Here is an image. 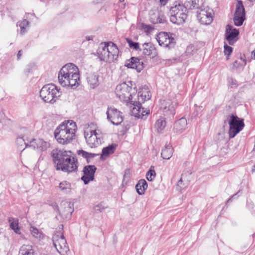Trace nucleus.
Wrapping results in <instances>:
<instances>
[{
  "label": "nucleus",
  "instance_id": "obj_1",
  "mask_svg": "<svg viewBox=\"0 0 255 255\" xmlns=\"http://www.w3.org/2000/svg\"><path fill=\"white\" fill-rule=\"evenodd\" d=\"M51 156L57 170L63 172H76L78 167L77 159L71 156L70 151L54 149L51 152Z\"/></svg>",
  "mask_w": 255,
  "mask_h": 255
},
{
  "label": "nucleus",
  "instance_id": "obj_2",
  "mask_svg": "<svg viewBox=\"0 0 255 255\" xmlns=\"http://www.w3.org/2000/svg\"><path fill=\"white\" fill-rule=\"evenodd\" d=\"M58 78L59 83L62 86L75 89L79 85V69L74 64L68 63L60 69Z\"/></svg>",
  "mask_w": 255,
  "mask_h": 255
},
{
  "label": "nucleus",
  "instance_id": "obj_3",
  "mask_svg": "<svg viewBox=\"0 0 255 255\" xmlns=\"http://www.w3.org/2000/svg\"><path fill=\"white\" fill-rule=\"evenodd\" d=\"M77 128L75 122L71 120L65 121L55 130V137L58 143L67 144L75 138Z\"/></svg>",
  "mask_w": 255,
  "mask_h": 255
},
{
  "label": "nucleus",
  "instance_id": "obj_4",
  "mask_svg": "<svg viewBox=\"0 0 255 255\" xmlns=\"http://www.w3.org/2000/svg\"><path fill=\"white\" fill-rule=\"evenodd\" d=\"M60 89L54 84L44 85L40 91V96L46 103H54L61 96Z\"/></svg>",
  "mask_w": 255,
  "mask_h": 255
},
{
  "label": "nucleus",
  "instance_id": "obj_5",
  "mask_svg": "<svg viewBox=\"0 0 255 255\" xmlns=\"http://www.w3.org/2000/svg\"><path fill=\"white\" fill-rule=\"evenodd\" d=\"M170 21L175 24H181L187 17V9L183 4L178 2L170 8L169 11Z\"/></svg>",
  "mask_w": 255,
  "mask_h": 255
},
{
  "label": "nucleus",
  "instance_id": "obj_6",
  "mask_svg": "<svg viewBox=\"0 0 255 255\" xmlns=\"http://www.w3.org/2000/svg\"><path fill=\"white\" fill-rule=\"evenodd\" d=\"M58 228L59 231L53 236V243L56 251L61 255H65L69 251V247L62 232L63 226L61 225Z\"/></svg>",
  "mask_w": 255,
  "mask_h": 255
},
{
  "label": "nucleus",
  "instance_id": "obj_7",
  "mask_svg": "<svg viewBox=\"0 0 255 255\" xmlns=\"http://www.w3.org/2000/svg\"><path fill=\"white\" fill-rule=\"evenodd\" d=\"M227 119L230 128L229 137L232 138L243 130L245 127L244 120L234 115L228 116Z\"/></svg>",
  "mask_w": 255,
  "mask_h": 255
},
{
  "label": "nucleus",
  "instance_id": "obj_8",
  "mask_svg": "<svg viewBox=\"0 0 255 255\" xmlns=\"http://www.w3.org/2000/svg\"><path fill=\"white\" fill-rule=\"evenodd\" d=\"M131 87L128 86L126 83H122L117 86L115 93L117 97L121 101L126 102L128 106L130 102L132 103L133 96L131 95Z\"/></svg>",
  "mask_w": 255,
  "mask_h": 255
},
{
  "label": "nucleus",
  "instance_id": "obj_9",
  "mask_svg": "<svg viewBox=\"0 0 255 255\" xmlns=\"http://www.w3.org/2000/svg\"><path fill=\"white\" fill-rule=\"evenodd\" d=\"M104 133L100 129L91 130L85 133L87 143L91 148L96 147L103 141Z\"/></svg>",
  "mask_w": 255,
  "mask_h": 255
},
{
  "label": "nucleus",
  "instance_id": "obj_10",
  "mask_svg": "<svg viewBox=\"0 0 255 255\" xmlns=\"http://www.w3.org/2000/svg\"><path fill=\"white\" fill-rule=\"evenodd\" d=\"M141 105V103L133 101L132 103L130 102V105L128 106L132 116L137 118L145 119L149 114V110L142 108Z\"/></svg>",
  "mask_w": 255,
  "mask_h": 255
},
{
  "label": "nucleus",
  "instance_id": "obj_11",
  "mask_svg": "<svg viewBox=\"0 0 255 255\" xmlns=\"http://www.w3.org/2000/svg\"><path fill=\"white\" fill-rule=\"evenodd\" d=\"M173 36L174 35L172 33L161 32L157 35L156 39L160 46L171 48L174 46L175 44Z\"/></svg>",
  "mask_w": 255,
  "mask_h": 255
},
{
  "label": "nucleus",
  "instance_id": "obj_12",
  "mask_svg": "<svg viewBox=\"0 0 255 255\" xmlns=\"http://www.w3.org/2000/svg\"><path fill=\"white\" fill-rule=\"evenodd\" d=\"M197 18L201 24H210L213 21L212 12L208 7H201L197 11Z\"/></svg>",
  "mask_w": 255,
  "mask_h": 255
},
{
  "label": "nucleus",
  "instance_id": "obj_13",
  "mask_svg": "<svg viewBox=\"0 0 255 255\" xmlns=\"http://www.w3.org/2000/svg\"><path fill=\"white\" fill-rule=\"evenodd\" d=\"M106 114L108 121L113 125H119L123 121L122 113L114 107L108 108Z\"/></svg>",
  "mask_w": 255,
  "mask_h": 255
},
{
  "label": "nucleus",
  "instance_id": "obj_14",
  "mask_svg": "<svg viewBox=\"0 0 255 255\" xmlns=\"http://www.w3.org/2000/svg\"><path fill=\"white\" fill-rule=\"evenodd\" d=\"M245 19V10L241 0H238L236 4V10L234 16L235 24L239 26L243 24Z\"/></svg>",
  "mask_w": 255,
  "mask_h": 255
},
{
  "label": "nucleus",
  "instance_id": "obj_15",
  "mask_svg": "<svg viewBox=\"0 0 255 255\" xmlns=\"http://www.w3.org/2000/svg\"><path fill=\"white\" fill-rule=\"evenodd\" d=\"M239 30L233 28L230 25H227L226 28V38L230 45H233L238 40Z\"/></svg>",
  "mask_w": 255,
  "mask_h": 255
},
{
  "label": "nucleus",
  "instance_id": "obj_16",
  "mask_svg": "<svg viewBox=\"0 0 255 255\" xmlns=\"http://www.w3.org/2000/svg\"><path fill=\"white\" fill-rule=\"evenodd\" d=\"M97 168L94 165L85 166L83 170L84 173L81 179L84 181L85 184H88L90 181L94 179V174Z\"/></svg>",
  "mask_w": 255,
  "mask_h": 255
},
{
  "label": "nucleus",
  "instance_id": "obj_17",
  "mask_svg": "<svg viewBox=\"0 0 255 255\" xmlns=\"http://www.w3.org/2000/svg\"><path fill=\"white\" fill-rule=\"evenodd\" d=\"M50 144L42 139H32L29 141V147L38 151H45L49 147Z\"/></svg>",
  "mask_w": 255,
  "mask_h": 255
},
{
  "label": "nucleus",
  "instance_id": "obj_18",
  "mask_svg": "<svg viewBox=\"0 0 255 255\" xmlns=\"http://www.w3.org/2000/svg\"><path fill=\"white\" fill-rule=\"evenodd\" d=\"M160 108L167 115L173 116L175 114L174 105L169 99L160 100Z\"/></svg>",
  "mask_w": 255,
  "mask_h": 255
},
{
  "label": "nucleus",
  "instance_id": "obj_19",
  "mask_svg": "<svg viewBox=\"0 0 255 255\" xmlns=\"http://www.w3.org/2000/svg\"><path fill=\"white\" fill-rule=\"evenodd\" d=\"M108 42L101 43L97 50V56L101 61L106 62H109V55H108Z\"/></svg>",
  "mask_w": 255,
  "mask_h": 255
},
{
  "label": "nucleus",
  "instance_id": "obj_20",
  "mask_svg": "<svg viewBox=\"0 0 255 255\" xmlns=\"http://www.w3.org/2000/svg\"><path fill=\"white\" fill-rule=\"evenodd\" d=\"M74 211L73 204L70 202L64 201L61 204L60 213L65 218H67L71 216Z\"/></svg>",
  "mask_w": 255,
  "mask_h": 255
},
{
  "label": "nucleus",
  "instance_id": "obj_21",
  "mask_svg": "<svg viewBox=\"0 0 255 255\" xmlns=\"http://www.w3.org/2000/svg\"><path fill=\"white\" fill-rule=\"evenodd\" d=\"M125 66L128 68H132L140 72L143 68V63L140 62V60L135 57H131L130 59L127 60Z\"/></svg>",
  "mask_w": 255,
  "mask_h": 255
},
{
  "label": "nucleus",
  "instance_id": "obj_22",
  "mask_svg": "<svg viewBox=\"0 0 255 255\" xmlns=\"http://www.w3.org/2000/svg\"><path fill=\"white\" fill-rule=\"evenodd\" d=\"M108 55H109V62H113L116 60L119 55V49L115 44L112 42H108Z\"/></svg>",
  "mask_w": 255,
  "mask_h": 255
},
{
  "label": "nucleus",
  "instance_id": "obj_23",
  "mask_svg": "<svg viewBox=\"0 0 255 255\" xmlns=\"http://www.w3.org/2000/svg\"><path fill=\"white\" fill-rule=\"evenodd\" d=\"M151 93L147 86H144L139 89L137 98V103H142L150 99Z\"/></svg>",
  "mask_w": 255,
  "mask_h": 255
},
{
  "label": "nucleus",
  "instance_id": "obj_24",
  "mask_svg": "<svg viewBox=\"0 0 255 255\" xmlns=\"http://www.w3.org/2000/svg\"><path fill=\"white\" fill-rule=\"evenodd\" d=\"M143 54L145 55L154 57L156 55V49L150 42L144 43L142 45Z\"/></svg>",
  "mask_w": 255,
  "mask_h": 255
},
{
  "label": "nucleus",
  "instance_id": "obj_25",
  "mask_svg": "<svg viewBox=\"0 0 255 255\" xmlns=\"http://www.w3.org/2000/svg\"><path fill=\"white\" fill-rule=\"evenodd\" d=\"M187 121L185 118H181L177 121L174 126V130L175 132L181 133L186 128Z\"/></svg>",
  "mask_w": 255,
  "mask_h": 255
},
{
  "label": "nucleus",
  "instance_id": "obj_26",
  "mask_svg": "<svg viewBox=\"0 0 255 255\" xmlns=\"http://www.w3.org/2000/svg\"><path fill=\"white\" fill-rule=\"evenodd\" d=\"M87 80L88 84L92 89H94L99 84L98 76L95 73L89 74L87 77Z\"/></svg>",
  "mask_w": 255,
  "mask_h": 255
},
{
  "label": "nucleus",
  "instance_id": "obj_27",
  "mask_svg": "<svg viewBox=\"0 0 255 255\" xmlns=\"http://www.w3.org/2000/svg\"><path fill=\"white\" fill-rule=\"evenodd\" d=\"M173 152V149L170 144H166L162 149L161 155L163 159H169L171 158Z\"/></svg>",
  "mask_w": 255,
  "mask_h": 255
},
{
  "label": "nucleus",
  "instance_id": "obj_28",
  "mask_svg": "<svg viewBox=\"0 0 255 255\" xmlns=\"http://www.w3.org/2000/svg\"><path fill=\"white\" fill-rule=\"evenodd\" d=\"M10 228L17 234H20V228L18 225V220L17 218L10 217L8 219Z\"/></svg>",
  "mask_w": 255,
  "mask_h": 255
},
{
  "label": "nucleus",
  "instance_id": "obj_29",
  "mask_svg": "<svg viewBox=\"0 0 255 255\" xmlns=\"http://www.w3.org/2000/svg\"><path fill=\"white\" fill-rule=\"evenodd\" d=\"M147 188V184L144 179H141L139 180L135 186L136 191L139 195L143 194Z\"/></svg>",
  "mask_w": 255,
  "mask_h": 255
},
{
  "label": "nucleus",
  "instance_id": "obj_30",
  "mask_svg": "<svg viewBox=\"0 0 255 255\" xmlns=\"http://www.w3.org/2000/svg\"><path fill=\"white\" fill-rule=\"evenodd\" d=\"M34 251L30 245H23L20 248L18 255H33Z\"/></svg>",
  "mask_w": 255,
  "mask_h": 255
},
{
  "label": "nucleus",
  "instance_id": "obj_31",
  "mask_svg": "<svg viewBox=\"0 0 255 255\" xmlns=\"http://www.w3.org/2000/svg\"><path fill=\"white\" fill-rule=\"evenodd\" d=\"M199 0H186L184 5L185 6L186 9H198L199 10L201 7L199 6Z\"/></svg>",
  "mask_w": 255,
  "mask_h": 255
},
{
  "label": "nucleus",
  "instance_id": "obj_32",
  "mask_svg": "<svg viewBox=\"0 0 255 255\" xmlns=\"http://www.w3.org/2000/svg\"><path fill=\"white\" fill-rule=\"evenodd\" d=\"M71 184L66 181H63L59 183V188L63 193H68L71 191Z\"/></svg>",
  "mask_w": 255,
  "mask_h": 255
},
{
  "label": "nucleus",
  "instance_id": "obj_33",
  "mask_svg": "<svg viewBox=\"0 0 255 255\" xmlns=\"http://www.w3.org/2000/svg\"><path fill=\"white\" fill-rule=\"evenodd\" d=\"M246 64V60L245 56H241L240 58L236 60L233 65V67L235 69H242Z\"/></svg>",
  "mask_w": 255,
  "mask_h": 255
},
{
  "label": "nucleus",
  "instance_id": "obj_34",
  "mask_svg": "<svg viewBox=\"0 0 255 255\" xmlns=\"http://www.w3.org/2000/svg\"><path fill=\"white\" fill-rule=\"evenodd\" d=\"M116 148V145L114 144L104 147L102 150V156H107L113 154L115 152Z\"/></svg>",
  "mask_w": 255,
  "mask_h": 255
},
{
  "label": "nucleus",
  "instance_id": "obj_35",
  "mask_svg": "<svg viewBox=\"0 0 255 255\" xmlns=\"http://www.w3.org/2000/svg\"><path fill=\"white\" fill-rule=\"evenodd\" d=\"M166 126V122L164 118L159 119L155 123V128L158 132L161 131Z\"/></svg>",
  "mask_w": 255,
  "mask_h": 255
},
{
  "label": "nucleus",
  "instance_id": "obj_36",
  "mask_svg": "<svg viewBox=\"0 0 255 255\" xmlns=\"http://www.w3.org/2000/svg\"><path fill=\"white\" fill-rule=\"evenodd\" d=\"M77 153L79 155L86 158L87 160L98 155L97 154L89 153L83 150H78Z\"/></svg>",
  "mask_w": 255,
  "mask_h": 255
},
{
  "label": "nucleus",
  "instance_id": "obj_37",
  "mask_svg": "<svg viewBox=\"0 0 255 255\" xmlns=\"http://www.w3.org/2000/svg\"><path fill=\"white\" fill-rule=\"evenodd\" d=\"M29 22L26 19H24L19 24L20 28V34L23 35L27 32V28L28 27Z\"/></svg>",
  "mask_w": 255,
  "mask_h": 255
},
{
  "label": "nucleus",
  "instance_id": "obj_38",
  "mask_svg": "<svg viewBox=\"0 0 255 255\" xmlns=\"http://www.w3.org/2000/svg\"><path fill=\"white\" fill-rule=\"evenodd\" d=\"M30 232L31 235L35 238L41 239L43 238L44 235L37 228L34 227H31L30 228Z\"/></svg>",
  "mask_w": 255,
  "mask_h": 255
},
{
  "label": "nucleus",
  "instance_id": "obj_39",
  "mask_svg": "<svg viewBox=\"0 0 255 255\" xmlns=\"http://www.w3.org/2000/svg\"><path fill=\"white\" fill-rule=\"evenodd\" d=\"M16 142L19 147L21 148L23 145L26 147H29V141L26 140L23 137H18L16 139Z\"/></svg>",
  "mask_w": 255,
  "mask_h": 255
},
{
  "label": "nucleus",
  "instance_id": "obj_40",
  "mask_svg": "<svg viewBox=\"0 0 255 255\" xmlns=\"http://www.w3.org/2000/svg\"><path fill=\"white\" fill-rule=\"evenodd\" d=\"M108 206L106 204L101 202L94 206V209L95 212L100 213L103 212L105 209L107 208Z\"/></svg>",
  "mask_w": 255,
  "mask_h": 255
},
{
  "label": "nucleus",
  "instance_id": "obj_41",
  "mask_svg": "<svg viewBox=\"0 0 255 255\" xmlns=\"http://www.w3.org/2000/svg\"><path fill=\"white\" fill-rule=\"evenodd\" d=\"M127 41L128 44V45L130 48L133 50H140L139 46L138 43L132 41L130 39H127Z\"/></svg>",
  "mask_w": 255,
  "mask_h": 255
},
{
  "label": "nucleus",
  "instance_id": "obj_42",
  "mask_svg": "<svg viewBox=\"0 0 255 255\" xmlns=\"http://www.w3.org/2000/svg\"><path fill=\"white\" fill-rule=\"evenodd\" d=\"M155 172L154 170L150 169L146 174L147 179L151 181L155 177Z\"/></svg>",
  "mask_w": 255,
  "mask_h": 255
},
{
  "label": "nucleus",
  "instance_id": "obj_43",
  "mask_svg": "<svg viewBox=\"0 0 255 255\" xmlns=\"http://www.w3.org/2000/svg\"><path fill=\"white\" fill-rule=\"evenodd\" d=\"M196 50L195 46L193 45H189L186 50V53L189 55H192L194 53Z\"/></svg>",
  "mask_w": 255,
  "mask_h": 255
},
{
  "label": "nucleus",
  "instance_id": "obj_44",
  "mask_svg": "<svg viewBox=\"0 0 255 255\" xmlns=\"http://www.w3.org/2000/svg\"><path fill=\"white\" fill-rule=\"evenodd\" d=\"M232 47L228 46L227 45H225L224 46V53L225 55L229 56L232 52Z\"/></svg>",
  "mask_w": 255,
  "mask_h": 255
},
{
  "label": "nucleus",
  "instance_id": "obj_45",
  "mask_svg": "<svg viewBox=\"0 0 255 255\" xmlns=\"http://www.w3.org/2000/svg\"><path fill=\"white\" fill-rule=\"evenodd\" d=\"M153 22L154 23H162V19L161 17H160L159 15H158V17H157V19L155 21L153 20Z\"/></svg>",
  "mask_w": 255,
  "mask_h": 255
},
{
  "label": "nucleus",
  "instance_id": "obj_46",
  "mask_svg": "<svg viewBox=\"0 0 255 255\" xmlns=\"http://www.w3.org/2000/svg\"><path fill=\"white\" fill-rule=\"evenodd\" d=\"M236 195H237V194H235L233 195V196H232L230 198H229V199L227 200V203H230V202H232V199H234V198H235V197L236 196Z\"/></svg>",
  "mask_w": 255,
  "mask_h": 255
},
{
  "label": "nucleus",
  "instance_id": "obj_47",
  "mask_svg": "<svg viewBox=\"0 0 255 255\" xmlns=\"http://www.w3.org/2000/svg\"><path fill=\"white\" fill-rule=\"evenodd\" d=\"M168 1V0H159L161 4L163 5H165L167 3Z\"/></svg>",
  "mask_w": 255,
  "mask_h": 255
},
{
  "label": "nucleus",
  "instance_id": "obj_48",
  "mask_svg": "<svg viewBox=\"0 0 255 255\" xmlns=\"http://www.w3.org/2000/svg\"><path fill=\"white\" fill-rule=\"evenodd\" d=\"M21 55V50H19L18 52V53H17V58L18 59H19L20 56Z\"/></svg>",
  "mask_w": 255,
  "mask_h": 255
},
{
  "label": "nucleus",
  "instance_id": "obj_49",
  "mask_svg": "<svg viewBox=\"0 0 255 255\" xmlns=\"http://www.w3.org/2000/svg\"><path fill=\"white\" fill-rule=\"evenodd\" d=\"M86 39L88 41L92 40L93 37L91 36H86Z\"/></svg>",
  "mask_w": 255,
  "mask_h": 255
},
{
  "label": "nucleus",
  "instance_id": "obj_50",
  "mask_svg": "<svg viewBox=\"0 0 255 255\" xmlns=\"http://www.w3.org/2000/svg\"><path fill=\"white\" fill-rule=\"evenodd\" d=\"M182 182V178L180 179V180L178 182L177 185L178 186H180Z\"/></svg>",
  "mask_w": 255,
  "mask_h": 255
},
{
  "label": "nucleus",
  "instance_id": "obj_51",
  "mask_svg": "<svg viewBox=\"0 0 255 255\" xmlns=\"http://www.w3.org/2000/svg\"><path fill=\"white\" fill-rule=\"evenodd\" d=\"M252 172H255V165H254L253 167H252Z\"/></svg>",
  "mask_w": 255,
  "mask_h": 255
},
{
  "label": "nucleus",
  "instance_id": "obj_52",
  "mask_svg": "<svg viewBox=\"0 0 255 255\" xmlns=\"http://www.w3.org/2000/svg\"><path fill=\"white\" fill-rule=\"evenodd\" d=\"M252 55L255 59V49L252 52Z\"/></svg>",
  "mask_w": 255,
  "mask_h": 255
},
{
  "label": "nucleus",
  "instance_id": "obj_53",
  "mask_svg": "<svg viewBox=\"0 0 255 255\" xmlns=\"http://www.w3.org/2000/svg\"><path fill=\"white\" fill-rule=\"evenodd\" d=\"M46 255V254H41V255Z\"/></svg>",
  "mask_w": 255,
  "mask_h": 255
},
{
  "label": "nucleus",
  "instance_id": "obj_54",
  "mask_svg": "<svg viewBox=\"0 0 255 255\" xmlns=\"http://www.w3.org/2000/svg\"><path fill=\"white\" fill-rule=\"evenodd\" d=\"M120 1L121 2H123V1H124V0H120Z\"/></svg>",
  "mask_w": 255,
  "mask_h": 255
}]
</instances>
